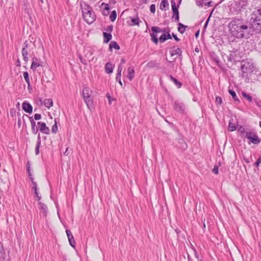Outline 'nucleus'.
<instances>
[{
    "mask_svg": "<svg viewBox=\"0 0 261 261\" xmlns=\"http://www.w3.org/2000/svg\"><path fill=\"white\" fill-rule=\"evenodd\" d=\"M261 19V7L255 8L250 15L249 20V25L240 19H234L229 23V28L231 34L238 38H242L245 36H248L252 31H255L256 33H260L261 32L258 31L254 29L253 26V22L258 23L257 20Z\"/></svg>",
    "mask_w": 261,
    "mask_h": 261,
    "instance_id": "f257e3e1",
    "label": "nucleus"
},
{
    "mask_svg": "<svg viewBox=\"0 0 261 261\" xmlns=\"http://www.w3.org/2000/svg\"><path fill=\"white\" fill-rule=\"evenodd\" d=\"M81 6L84 19L87 23H92L96 19V15L92 8L86 3L81 4Z\"/></svg>",
    "mask_w": 261,
    "mask_h": 261,
    "instance_id": "f03ea898",
    "label": "nucleus"
},
{
    "mask_svg": "<svg viewBox=\"0 0 261 261\" xmlns=\"http://www.w3.org/2000/svg\"><path fill=\"white\" fill-rule=\"evenodd\" d=\"M255 69L254 64L251 60L247 59L241 62V69L242 74L252 73ZM242 76L243 77L244 75H242Z\"/></svg>",
    "mask_w": 261,
    "mask_h": 261,
    "instance_id": "7ed1b4c3",
    "label": "nucleus"
},
{
    "mask_svg": "<svg viewBox=\"0 0 261 261\" xmlns=\"http://www.w3.org/2000/svg\"><path fill=\"white\" fill-rule=\"evenodd\" d=\"M245 137L250 140V141L254 144H258L260 141V140L258 136L252 132H248L246 133Z\"/></svg>",
    "mask_w": 261,
    "mask_h": 261,
    "instance_id": "20e7f679",
    "label": "nucleus"
},
{
    "mask_svg": "<svg viewBox=\"0 0 261 261\" xmlns=\"http://www.w3.org/2000/svg\"><path fill=\"white\" fill-rule=\"evenodd\" d=\"M31 49L30 46V43L28 41H25L24 44V46L22 48L21 53L23 57V59L24 61L27 62L29 59L28 56L29 53L30 52Z\"/></svg>",
    "mask_w": 261,
    "mask_h": 261,
    "instance_id": "39448f33",
    "label": "nucleus"
},
{
    "mask_svg": "<svg viewBox=\"0 0 261 261\" xmlns=\"http://www.w3.org/2000/svg\"><path fill=\"white\" fill-rule=\"evenodd\" d=\"M173 108L177 112L182 113L185 111V106L184 103L179 101H175L173 104Z\"/></svg>",
    "mask_w": 261,
    "mask_h": 261,
    "instance_id": "423d86ee",
    "label": "nucleus"
},
{
    "mask_svg": "<svg viewBox=\"0 0 261 261\" xmlns=\"http://www.w3.org/2000/svg\"><path fill=\"white\" fill-rule=\"evenodd\" d=\"M39 130L43 134L48 135L49 134V128L46 126L45 122H38L37 123Z\"/></svg>",
    "mask_w": 261,
    "mask_h": 261,
    "instance_id": "0eeeda50",
    "label": "nucleus"
},
{
    "mask_svg": "<svg viewBox=\"0 0 261 261\" xmlns=\"http://www.w3.org/2000/svg\"><path fill=\"white\" fill-rule=\"evenodd\" d=\"M41 61L40 59L36 57H33L32 59V63L31 66V69L33 71L36 70V68L41 66Z\"/></svg>",
    "mask_w": 261,
    "mask_h": 261,
    "instance_id": "6e6552de",
    "label": "nucleus"
},
{
    "mask_svg": "<svg viewBox=\"0 0 261 261\" xmlns=\"http://www.w3.org/2000/svg\"><path fill=\"white\" fill-rule=\"evenodd\" d=\"M22 109L27 113H32L33 111V107L27 101H25L22 105Z\"/></svg>",
    "mask_w": 261,
    "mask_h": 261,
    "instance_id": "1a4fd4ad",
    "label": "nucleus"
},
{
    "mask_svg": "<svg viewBox=\"0 0 261 261\" xmlns=\"http://www.w3.org/2000/svg\"><path fill=\"white\" fill-rule=\"evenodd\" d=\"M169 52L171 57H174L175 55L181 56L182 54V50L180 48H176L174 46L171 48V49Z\"/></svg>",
    "mask_w": 261,
    "mask_h": 261,
    "instance_id": "9d476101",
    "label": "nucleus"
},
{
    "mask_svg": "<svg viewBox=\"0 0 261 261\" xmlns=\"http://www.w3.org/2000/svg\"><path fill=\"white\" fill-rule=\"evenodd\" d=\"M38 208L41 211L43 215L45 217L47 215V206L42 202H39L38 204Z\"/></svg>",
    "mask_w": 261,
    "mask_h": 261,
    "instance_id": "9b49d317",
    "label": "nucleus"
},
{
    "mask_svg": "<svg viewBox=\"0 0 261 261\" xmlns=\"http://www.w3.org/2000/svg\"><path fill=\"white\" fill-rule=\"evenodd\" d=\"M128 74L127 75L129 80L131 81L135 76V71L133 67H129L127 69Z\"/></svg>",
    "mask_w": 261,
    "mask_h": 261,
    "instance_id": "f8f14e48",
    "label": "nucleus"
},
{
    "mask_svg": "<svg viewBox=\"0 0 261 261\" xmlns=\"http://www.w3.org/2000/svg\"><path fill=\"white\" fill-rule=\"evenodd\" d=\"M92 93L91 90L88 87H85L83 89V96L84 98L86 97H88L91 96V94Z\"/></svg>",
    "mask_w": 261,
    "mask_h": 261,
    "instance_id": "ddd939ff",
    "label": "nucleus"
},
{
    "mask_svg": "<svg viewBox=\"0 0 261 261\" xmlns=\"http://www.w3.org/2000/svg\"><path fill=\"white\" fill-rule=\"evenodd\" d=\"M84 101L86 102L87 107L90 108V107H92L93 101V99L91 97V96H89L88 97L84 98Z\"/></svg>",
    "mask_w": 261,
    "mask_h": 261,
    "instance_id": "4468645a",
    "label": "nucleus"
},
{
    "mask_svg": "<svg viewBox=\"0 0 261 261\" xmlns=\"http://www.w3.org/2000/svg\"><path fill=\"white\" fill-rule=\"evenodd\" d=\"M113 67L111 63H107L105 65V71L108 74H110L113 72Z\"/></svg>",
    "mask_w": 261,
    "mask_h": 261,
    "instance_id": "2eb2a0df",
    "label": "nucleus"
},
{
    "mask_svg": "<svg viewBox=\"0 0 261 261\" xmlns=\"http://www.w3.org/2000/svg\"><path fill=\"white\" fill-rule=\"evenodd\" d=\"M6 257L7 254L5 252H4L3 246L0 243V260L5 261Z\"/></svg>",
    "mask_w": 261,
    "mask_h": 261,
    "instance_id": "dca6fc26",
    "label": "nucleus"
},
{
    "mask_svg": "<svg viewBox=\"0 0 261 261\" xmlns=\"http://www.w3.org/2000/svg\"><path fill=\"white\" fill-rule=\"evenodd\" d=\"M103 42L105 43H108L110 40L112 39V35L110 33L104 32L103 34Z\"/></svg>",
    "mask_w": 261,
    "mask_h": 261,
    "instance_id": "f3484780",
    "label": "nucleus"
},
{
    "mask_svg": "<svg viewBox=\"0 0 261 261\" xmlns=\"http://www.w3.org/2000/svg\"><path fill=\"white\" fill-rule=\"evenodd\" d=\"M123 66L121 64H119L118 66L117 73L116 77V80H120L121 76V72L122 71Z\"/></svg>",
    "mask_w": 261,
    "mask_h": 261,
    "instance_id": "a211bd4d",
    "label": "nucleus"
},
{
    "mask_svg": "<svg viewBox=\"0 0 261 261\" xmlns=\"http://www.w3.org/2000/svg\"><path fill=\"white\" fill-rule=\"evenodd\" d=\"M43 103L46 107L49 108L53 106V101L51 98L45 99L43 101Z\"/></svg>",
    "mask_w": 261,
    "mask_h": 261,
    "instance_id": "6ab92c4d",
    "label": "nucleus"
},
{
    "mask_svg": "<svg viewBox=\"0 0 261 261\" xmlns=\"http://www.w3.org/2000/svg\"><path fill=\"white\" fill-rule=\"evenodd\" d=\"M109 48L110 50H112V48H115V49L118 50L120 49V47L116 42L112 41L109 44Z\"/></svg>",
    "mask_w": 261,
    "mask_h": 261,
    "instance_id": "aec40b11",
    "label": "nucleus"
},
{
    "mask_svg": "<svg viewBox=\"0 0 261 261\" xmlns=\"http://www.w3.org/2000/svg\"><path fill=\"white\" fill-rule=\"evenodd\" d=\"M178 32L179 33H180L181 34H183L186 31V29L187 28V26L185 25L180 22L178 24Z\"/></svg>",
    "mask_w": 261,
    "mask_h": 261,
    "instance_id": "412c9836",
    "label": "nucleus"
},
{
    "mask_svg": "<svg viewBox=\"0 0 261 261\" xmlns=\"http://www.w3.org/2000/svg\"><path fill=\"white\" fill-rule=\"evenodd\" d=\"M170 79L174 83V84L177 86L178 88H180L182 85L181 82L178 81L175 78H174L172 75H170Z\"/></svg>",
    "mask_w": 261,
    "mask_h": 261,
    "instance_id": "4be33fe9",
    "label": "nucleus"
},
{
    "mask_svg": "<svg viewBox=\"0 0 261 261\" xmlns=\"http://www.w3.org/2000/svg\"><path fill=\"white\" fill-rule=\"evenodd\" d=\"M93 53L92 51H88L85 55L88 62L92 61L94 60V57H92Z\"/></svg>",
    "mask_w": 261,
    "mask_h": 261,
    "instance_id": "5701e85b",
    "label": "nucleus"
},
{
    "mask_svg": "<svg viewBox=\"0 0 261 261\" xmlns=\"http://www.w3.org/2000/svg\"><path fill=\"white\" fill-rule=\"evenodd\" d=\"M169 4L167 0H162V2L160 4V9L162 10H163L165 9V8L168 7Z\"/></svg>",
    "mask_w": 261,
    "mask_h": 261,
    "instance_id": "b1692460",
    "label": "nucleus"
},
{
    "mask_svg": "<svg viewBox=\"0 0 261 261\" xmlns=\"http://www.w3.org/2000/svg\"><path fill=\"white\" fill-rule=\"evenodd\" d=\"M228 128V130L231 131V132H232V131L236 130V127L234 123H233V120L232 119L230 120L229 121Z\"/></svg>",
    "mask_w": 261,
    "mask_h": 261,
    "instance_id": "393cba45",
    "label": "nucleus"
},
{
    "mask_svg": "<svg viewBox=\"0 0 261 261\" xmlns=\"http://www.w3.org/2000/svg\"><path fill=\"white\" fill-rule=\"evenodd\" d=\"M131 21H132V23L130 24V25H132V26L135 25H137L138 26L139 25V22L140 21L138 16L136 17V18H132Z\"/></svg>",
    "mask_w": 261,
    "mask_h": 261,
    "instance_id": "a878e982",
    "label": "nucleus"
},
{
    "mask_svg": "<svg viewBox=\"0 0 261 261\" xmlns=\"http://www.w3.org/2000/svg\"><path fill=\"white\" fill-rule=\"evenodd\" d=\"M228 92L229 94L232 96V98L234 99V100L239 101L236 92L233 90L229 89Z\"/></svg>",
    "mask_w": 261,
    "mask_h": 261,
    "instance_id": "bb28decb",
    "label": "nucleus"
},
{
    "mask_svg": "<svg viewBox=\"0 0 261 261\" xmlns=\"http://www.w3.org/2000/svg\"><path fill=\"white\" fill-rule=\"evenodd\" d=\"M100 7H101V8H103L104 10H106L107 11V14L103 13V14L105 15H108L109 14V11L110 10V7H109L108 4L102 3L101 4Z\"/></svg>",
    "mask_w": 261,
    "mask_h": 261,
    "instance_id": "cd10ccee",
    "label": "nucleus"
},
{
    "mask_svg": "<svg viewBox=\"0 0 261 261\" xmlns=\"http://www.w3.org/2000/svg\"><path fill=\"white\" fill-rule=\"evenodd\" d=\"M151 37V40L155 44H157L159 42V40L157 37V35L154 33H152L150 34Z\"/></svg>",
    "mask_w": 261,
    "mask_h": 261,
    "instance_id": "c85d7f7f",
    "label": "nucleus"
},
{
    "mask_svg": "<svg viewBox=\"0 0 261 261\" xmlns=\"http://www.w3.org/2000/svg\"><path fill=\"white\" fill-rule=\"evenodd\" d=\"M151 30L153 32V33H161V32H163L162 29H161L160 28L158 27H152L151 28Z\"/></svg>",
    "mask_w": 261,
    "mask_h": 261,
    "instance_id": "c756f323",
    "label": "nucleus"
},
{
    "mask_svg": "<svg viewBox=\"0 0 261 261\" xmlns=\"http://www.w3.org/2000/svg\"><path fill=\"white\" fill-rule=\"evenodd\" d=\"M242 95L243 97L246 98L249 101H252V97L249 94H247L246 93L243 92Z\"/></svg>",
    "mask_w": 261,
    "mask_h": 261,
    "instance_id": "7c9ffc66",
    "label": "nucleus"
},
{
    "mask_svg": "<svg viewBox=\"0 0 261 261\" xmlns=\"http://www.w3.org/2000/svg\"><path fill=\"white\" fill-rule=\"evenodd\" d=\"M116 12L115 11H112L111 14L110 16V18L112 21H114L116 19Z\"/></svg>",
    "mask_w": 261,
    "mask_h": 261,
    "instance_id": "2f4dec72",
    "label": "nucleus"
},
{
    "mask_svg": "<svg viewBox=\"0 0 261 261\" xmlns=\"http://www.w3.org/2000/svg\"><path fill=\"white\" fill-rule=\"evenodd\" d=\"M23 77L24 79L27 84H29V82H30V79H29V73L27 71L23 72Z\"/></svg>",
    "mask_w": 261,
    "mask_h": 261,
    "instance_id": "473e14b6",
    "label": "nucleus"
},
{
    "mask_svg": "<svg viewBox=\"0 0 261 261\" xmlns=\"http://www.w3.org/2000/svg\"><path fill=\"white\" fill-rule=\"evenodd\" d=\"M57 131H58V127H57V121H56V120L55 119V124L52 126L51 132L53 133H56L57 132Z\"/></svg>",
    "mask_w": 261,
    "mask_h": 261,
    "instance_id": "72a5a7b5",
    "label": "nucleus"
},
{
    "mask_svg": "<svg viewBox=\"0 0 261 261\" xmlns=\"http://www.w3.org/2000/svg\"><path fill=\"white\" fill-rule=\"evenodd\" d=\"M238 131L241 133V135L242 137H245L246 133L247 132L245 131V128H243V127H240L239 128Z\"/></svg>",
    "mask_w": 261,
    "mask_h": 261,
    "instance_id": "f704fd0d",
    "label": "nucleus"
},
{
    "mask_svg": "<svg viewBox=\"0 0 261 261\" xmlns=\"http://www.w3.org/2000/svg\"><path fill=\"white\" fill-rule=\"evenodd\" d=\"M180 3H181V0L179 2V4L177 5H176V3L174 1V0H172L171 1L172 9L175 8H178Z\"/></svg>",
    "mask_w": 261,
    "mask_h": 261,
    "instance_id": "c9c22d12",
    "label": "nucleus"
},
{
    "mask_svg": "<svg viewBox=\"0 0 261 261\" xmlns=\"http://www.w3.org/2000/svg\"><path fill=\"white\" fill-rule=\"evenodd\" d=\"M68 241H69L70 245L72 247H74L75 241H74L73 237H72V238H71V237L68 238Z\"/></svg>",
    "mask_w": 261,
    "mask_h": 261,
    "instance_id": "e433bc0d",
    "label": "nucleus"
},
{
    "mask_svg": "<svg viewBox=\"0 0 261 261\" xmlns=\"http://www.w3.org/2000/svg\"><path fill=\"white\" fill-rule=\"evenodd\" d=\"M159 40L161 43L165 42L166 40V34L164 33V34L162 35L159 38Z\"/></svg>",
    "mask_w": 261,
    "mask_h": 261,
    "instance_id": "4c0bfd02",
    "label": "nucleus"
},
{
    "mask_svg": "<svg viewBox=\"0 0 261 261\" xmlns=\"http://www.w3.org/2000/svg\"><path fill=\"white\" fill-rule=\"evenodd\" d=\"M172 18L174 19L175 20H176L177 21H179V12L177 13H174V14L173 13Z\"/></svg>",
    "mask_w": 261,
    "mask_h": 261,
    "instance_id": "58836bf2",
    "label": "nucleus"
},
{
    "mask_svg": "<svg viewBox=\"0 0 261 261\" xmlns=\"http://www.w3.org/2000/svg\"><path fill=\"white\" fill-rule=\"evenodd\" d=\"M32 184L33 186V188L35 191V193L36 195H37V183L34 181H32Z\"/></svg>",
    "mask_w": 261,
    "mask_h": 261,
    "instance_id": "ea45409f",
    "label": "nucleus"
},
{
    "mask_svg": "<svg viewBox=\"0 0 261 261\" xmlns=\"http://www.w3.org/2000/svg\"><path fill=\"white\" fill-rule=\"evenodd\" d=\"M202 3L204 4V5L207 6H211V2L209 0H201Z\"/></svg>",
    "mask_w": 261,
    "mask_h": 261,
    "instance_id": "a19ab883",
    "label": "nucleus"
},
{
    "mask_svg": "<svg viewBox=\"0 0 261 261\" xmlns=\"http://www.w3.org/2000/svg\"><path fill=\"white\" fill-rule=\"evenodd\" d=\"M41 144H39V143H37L36 148H35V153L36 155L38 154L39 153V147L40 146Z\"/></svg>",
    "mask_w": 261,
    "mask_h": 261,
    "instance_id": "79ce46f5",
    "label": "nucleus"
},
{
    "mask_svg": "<svg viewBox=\"0 0 261 261\" xmlns=\"http://www.w3.org/2000/svg\"><path fill=\"white\" fill-rule=\"evenodd\" d=\"M216 102L217 104L221 105L222 102V98L219 96L216 97Z\"/></svg>",
    "mask_w": 261,
    "mask_h": 261,
    "instance_id": "37998d69",
    "label": "nucleus"
},
{
    "mask_svg": "<svg viewBox=\"0 0 261 261\" xmlns=\"http://www.w3.org/2000/svg\"><path fill=\"white\" fill-rule=\"evenodd\" d=\"M150 11L151 13H154L155 11V6L154 4H152L150 7Z\"/></svg>",
    "mask_w": 261,
    "mask_h": 261,
    "instance_id": "c03bdc74",
    "label": "nucleus"
},
{
    "mask_svg": "<svg viewBox=\"0 0 261 261\" xmlns=\"http://www.w3.org/2000/svg\"><path fill=\"white\" fill-rule=\"evenodd\" d=\"M31 127H32V131L33 133L34 134H36L38 131V129L37 127L36 126H33Z\"/></svg>",
    "mask_w": 261,
    "mask_h": 261,
    "instance_id": "a18cd8bd",
    "label": "nucleus"
},
{
    "mask_svg": "<svg viewBox=\"0 0 261 261\" xmlns=\"http://www.w3.org/2000/svg\"><path fill=\"white\" fill-rule=\"evenodd\" d=\"M79 58H80V60L81 61V62L84 65H87V60L86 59H83L81 56H79Z\"/></svg>",
    "mask_w": 261,
    "mask_h": 261,
    "instance_id": "49530a36",
    "label": "nucleus"
},
{
    "mask_svg": "<svg viewBox=\"0 0 261 261\" xmlns=\"http://www.w3.org/2000/svg\"><path fill=\"white\" fill-rule=\"evenodd\" d=\"M30 122H31V127L36 126V122L33 120L32 117H30Z\"/></svg>",
    "mask_w": 261,
    "mask_h": 261,
    "instance_id": "de8ad7c7",
    "label": "nucleus"
},
{
    "mask_svg": "<svg viewBox=\"0 0 261 261\" xmlns=\"http://www.w3.org/2000/svg\"><path fill=\"white\" fill-rule=\"evenodd\" d=\"M213 172L214 173H215V174H218V166H214V168L213 169Z\"/></svg>",
    "mask_w": 261,
    "mask_h": 261,
    "instance_id": "09e8293b",
    "label": "nucleus"
},
{
    "mask_svg": "<svg viewBox=\"0 0 261 261\" xmlns=\"http://www.w3.org/2000/svg\"><path fill=\"white\" fill-rule=\"evenodd\" d=\"M41 118V116L39 114H36L34 115V119L36 120H40Z\"/></svg>",
    "mask_w": 261,
    "mask_h": 261,
    "instance_id": "8fccbe9b",
    "label": "nucleus"
},
{
    "mask_svg": "<svg viewBox=\"0 0 261 261\" xmlns=\"http://www.w3.org/2000/svg\"><path fill=\"white\" fill-rule=\"evenodd\" d=\"M66 232L68 238L71 237V238H72V237H73L72 234L71 232L69 230L67 229L66 230Z\"/></svg>",
    "mask_w": 261,
    "mask_h": 261,
    "instance_id": "3c124183",
    "label": "nucleus"
},
{
    "mask_svg": "<svg viewBox=\"0 0 261 261\" xmlns=\"http://www.w3.org/2000/svg\"><path fill=\"white\" fill-rule=\"evenodd\" d=\"M196 4H197V6H198L199 7H202L203 5L204 4L202 3L201 0H197L196 1Z\"/></svg>",
    "mask_w": 261,
    "mask_h": 261,
    "instance_id": "603ef678",
    "label": "nucleus"
},
{
    "mask_svg": "<svg viewBox=\"0 0 261 261\" xmlns=\"http://www.w3.org/2000/svg\"><path fill=\"white\" fill-rule=\"evenodd\" d=\"M27 167H28V172L29 173V176H30V178H31V180L32 181H33L34 179H33V178L32 177V174L30 172V169H29L30 168V166H28V163L27 164Z\"/></svg>",
    "mask_w": 261,
    "mask_h": 261,
    "instance_id": "864d4df0",
    "label": "nucleus"
},
{
    "mask_svg": "<svg viewBox=\"0 0 261 261\" xmlns=\"http://www.w3.org/2000/svg\"><path fill=\"white\" fill-rule=\"evenodd\" d=\"M261 163V159L260 158L258 159L256 161V162L255 163L254 165L256 166H258Z\"/></svg>",
    "mask_w": 261,
    "mask_h": 261,
    "instance_id": "5fc2aeb1",
    "label": "nucleus"
},
{
    "mask_svg": "<svg viewBox=\"0 0 261 261\" xmlns=\"http://www.w3.org/2000/svg\"><path fill=\"white\" fill-rule=\"evenodd\" d=\"M178 8H174V9H172V11H173V13H178Z\"/></svg>",
    "mask_w": 261,
    "mask_h": 261,
    "instance_id": "6e6d98bb",
    "label": "nucleus"
},
{
    "mask_svg": "<svg viewBox=\"0 0 261 261\" xmlns=\"http://www.w3.org/2000/svg\"><path fill=\"white\" fill-rule=\"evenodd\" d=\"M172 36L173 37V38H174V39L177 41H179V39L177 37V36L175 34H174L173 33H172Z\"/></svg>",
    "mask_w": 261,
    "mask_h": 261,
    "instance_id": "4d7b16f0",
    "label": "nucleus"
},
{
    "mask_svg": "<svg viewBox=\"0 0 261 261\" xmlns=\"http://www.w3.org/2000/svg\"><path fill=\"white\" fill-rule=\"evenodd\" d=\"M28 85V90L30 92H31V90H32V87L31 86V84H30V82H29V84H27Z\"/></svg>",
    "mask_w": 261,
    "mask_h": 261,
    "instance_id": "13d9d810",
    "label": "nucleus"
},
{
    "mask_svg": "<svg viewBox=\"0 0 261 261\" xmlns=\"http://www.w3.org/2000/svg\"><path fill=\"white\" fill-rule=\"evenodd\" d=\"M39 143V144H41V138H40V136L39 134L38 136L37 141V143Z\"/></svg>",
    "mask_w": 261,
    "mask_h": 261,
    "instance_id": "bf43d9fd",
    "label": "nucleus"
},
{
    "mask_svg": "<svg viewBox=\"0 0 261 261\" xmlns=\"http://www.w3.org/2000/svg\"><path fill=\"white\" fill-rule=\"evenodd\" d=\"M166 40L171 38V36L169 33H168L167 35L166 34Z\"/></svg>",
    "mask_w": 261,
    "mask_h": 261,
    "instance_id": "052dcab7",
    "label": "nucleus"
},
{
    "mask_svg": "<svg viewBox=\"0 0 261 261\" xmlns=\"http://www.w3.org/2000/svg\"><path fill=\"white\" fill-rule=\"evenodd\" d=\"M68 148H67L65 151L64 152V154L65 155H68L69 153H68Z\"/></svg>",
    "mask_w": 261,
    "mask_h": 261,
    "instance_id": "680f3d73",
    "label": "nucleus"
},
{
    "mask_svg": "<svg viewBox=\"0 0 261 261\" xmlns=\"http://www.w3.org/2000/svg\"><path fill=\"white\" fill-rule=\"evenodd\" d=\"M116 80V81H117V82H119V84H120V85H121V86L122 87L123 85H122V82H121V78H120V80Z\"/></svg>",
    "mask_w": 261,
    "mask_h": 261,
    "instance_id": "e2e57ef3",
    "label": "nucleus"
},
{
    "mask_svg": "<svg viewBox=\"0 0 261 261\" xmlns=\"http://www.w3.org/2000/svg\"><path fill=\"white\" fill-rule=\"evenodd\" d=\"M148 66H150V67H152L153 66V65L154 64V62H150L148 63Z\"/></svg>",
    "mask_w": 261,
    "mask_h": 261,
    "instance_id": "0e129e2a",
    "label": "nucleus"
},
{
    "mask_svg": "<svg viewBox=\"0 0 261 261\" xmlns=\"http://www.w3.org/2000/svg\"><path fill=\"white\" fill-rule=\"evenodd\" d=\"M125 62V60L123 58H122L121 60V63L120 64H121V65H122V64H124Z\"/></svg>",
    "mask_w": 261,
    "mask_h": 261,
    "instance_id": "69168bd1",
    "label": "nucleus"
},
{
    "mask_svg": "<svg viewBox=\"0 0 261 261\" xmlns=\"http://www.w3.org/2000/svg\"><path fill=\"white\" fill-rule=\"evenodd\" d=\"M17 66H20V62L19 59H18L17 61Z\"/></svg>",
    "mask_w": 261,
    "mask_h": 261,
    "instance_id": "338daca9",
    "label": "nucleus"
},
{
    "mask_svg": "<svg viewBox=\"0 0 261 261\" xmlns=\"http://www.w3.org/2000/svg\"><path fill=\"white\" fill-rule=\"evenodd\" d=\"M199 31H198L196 33H195V37H198V36H199Z\"/></svg>",
    "mask_w": 261,
    "mask_h": 261,
    "instance_id": "774afa93",
    "label": "nucleus"
}]
</instances>
